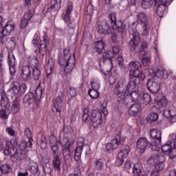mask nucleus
<instances>
[{
    "mask_svg": "<svg viewBox=\"0 0 176 176\" xmlns=\"http://www.w3.org/2000/svg\"><path fill=\"white\" fill-rule=\"evenodd\" d=\"M142 100L144 104H148L152 102V96H151V94L148 93H144L142 96Z\"/></svg>",
    "mask_w": 176,
    "mask_h": 176,
    "instance_id": "obj_49",
    "label": "nucleus"
},
{
    "mask_svg": "<svg viewBox=\"0 0 176 176\" xmlns=\"http://www.w3.org/2000/svg\"><path fill=\"white\" fill-rule=\"evenodd\" d=\"M31 71H32V66H23L22 69V78L23 80H30L31 79Z\"/></svg>",
    "mask_w": 176,
    "mask_h": 176,
    "instance_id": "obj_24",
    "label": "nucleus"
},
{
    "mask_svg": "<svg viewBox=\"0 0 176 176\" xmlns=\"http://www.w3.org/2000/svg\"><path fill=\"white\" fill-rule=\"evenodd\" d=\"M119 145H124V140H122L120 134L116 135V138L113 139L111 142L106 145V151L107 153H112L115 149L119 148Z\"/></svg>",
    "mask_w": 176,
    "mask_h": 176,
    "instance_id": "obj_10",
    "label": "nucleus"
},
{
    "mask_svg": "<svg viewBox=\"0 0 176 176\" xmlns=\"http://www.w3.org/2000/svg\"><path fill=\"white\" fill-rule=\"evenodd\" d=\"M72 10H74V6L72 3H69L67 7L66 14L64 16V21L68 23L71 20V13H72Z\"/></svg>",
    "mask_w": 176,
    "mask_h": 176,
    "instance_id": "obj_33",
    "label": "nucleus"
},
{
    "mask_svg": "<svg viewBox=\"0 0 176 176\" xmlns=\"http://www.w3.org/2000/svg\"><path fill=\"white\" fill-rule=\"evenodd\" d=\"M147 89L153 94H157L160 90V84L152 78H149L146 83Z\"/></svg>",
    "mask_w": 176,
    "mask_h": 176,
    "instance_id": "obj_17",
    "label": "nucleus"
},
{
    "mask_svg": "<svg viewBox=\"0 0 176 176\" xmlns=\"http://www.w3.org/2000/svg\"><path fill=\"white\" fill-rule=\"evenodd\" d=\"M124 85L125 90L124 91ZM134 89L135 88L127 89V82L126 84V80L118 81L113 89L114 94L117 96V101L120 102V104L127 105L129 102V97H131L132 101L133 102H137L140 99V92L138 91H133Z\"/></svg>",
    "mask_w": 176,
    "mask_h": 176,
    "instance_id": "obj_1",
    "label": "nucleus"
},
{
    "mask_svg": "<svg viewBox=\"0 0 176 176\" xmlns=\"http://www.w3.org/2000/svg\"><path fill=\"white\" fill-rule=\"evenodd\" d=\"M130 152V146L128 145L125 146V148L121 150L118 155L116 164L117 166H122L124 163V159L129 156Z\"/></svg>",
    "mask_w": 176,
    "mask_h": 176,
    "instance_id": "obj_15",
    "label": "nucleus"
},
{
    "mask_svg": "<svg viewBox=\"0 0 176 176\" xmlns=\"http://www.w3.org/2000/svg\"><path fill=\"white\" fill-rule=\"evenodd\" d=\"M95 170L101 171L104 168V164H105V160L104 159H98L94 162Z\"/></svg>",
    "mask_w": 176,
    "mask_h": 176,
    "instance_id": "obj_35",
    "label": "nucleus"
},
{
    "mask_svg": "<svg viewBox=\"0 0 176 176\" xmlns=\"http://www.w3.org/2000/svg\"><path fill=\"white\" fill-rule=\"evenodd\" d=\"M16 28V24L14 23L9 21L5 27L3 28L1 32H0V43L1 45L5 44V41H3V38L5 36H9L13 31H14Z\"/></svg>",
    "mask_w": 176,
    "mask_h": 176,
    "instance_id": "obj_9",
    "label": "nucleus"
},
{
    "mask_svg": "<svg viewBox=\"0 0 176 176\" xmlns=\"http://www.w3.org/2000/svg\"><path fill=\"white\" fill-rule=\"evenodd\" d=\"M1 107H2V108H9L10 107V102H9V98L8 97H10V96L8 95V91L7 94L5 91H2L1 93Z\"/></svg>",
    "mask_w": 176,
    "mask_h": 176,
    "instance_id": "obj_23",
    "label": "nucleus"
},
{
    "mask_svg": "<svg viewBox=\"0 0 176 176\" xmlns=\"http://www.w3.org/2000/svg\"><path fill=\"white\" fill-rule=\"evenodd\" d=\"M50 145L58 144V140H57V138L54 135H51L50 136Z\"/></svg>",
    "mask_w": 176,
    "mask_h": 176,
    "instance_id": "obj_59",
    "label": "nucleus"
},
{
    "mask_svg": "<svg viewBox=\"0 0 176 176\" xmlns=\"http://www.w3.org/2000/svg\"><path fill=\"white\" fill-rule=\"evenodd\" d=\"M160 143H157L155 142V144L153 143H149L148 144V148H151L152 149V151H155V152L159 151V144Z\"/></svg>",
    "mask_w": 176,
    "mask_h": 176,
    "instance_id": "obj_56",
    "label": "nucleus"
},
{
    "mask_svg": "<svg viewBox=\"0 0 176 176\" xmlns=\"http://www.w3.org/2000/svg\"><path fill=\"white\" fill-rule=\"evenodd\" d=\"M64 92L59 91L58 94V96L54 100V107L56 109V111L59 113V116L61 115V109L63 108V101H64V97H65Z\"/></svg>",
    "mask_w": 176,
    "mask_h": 176,
    "instance_id": "obj_13",
    "label": "nucleus"
},
{
    "mask_svg": "<svg viewBox=\"0 0 176 176\" xmlns=\"http://www.w3.org/2000/svg\"><path fill=\"white\" fill-rule=\"evenodd\" d=\"M115 58V54L112 51L109 50L106 52H104L102 54L103 62L110 61V64H112V59Z\"/></svg>",
    "mask_w": 176,
    "mask_h": 176,
    "instance_id": "obj_31",
    "label": "nucleus"
},
{
    "mask_svg": "<svg viewBox=\"0 0 176 176\" xmlns=\"http://www.w3.org/2000/svg\"><path fill=\"white\" fill-rule=\"evenodd\" d=\"M105 52V43L104 41L100 40L95 42L92 53L93 54H96V56H98V54H102L103 52Z\"/></svg>",
    "mask_w": 176,
    "mask_h": 176,
    "instance_id": "obj_18",
    "label": "nucleus"
},
{
    "mask_svg": "<svg viewBox=\"0 0 176 176\" xmlns=\"http://www.w3.org/2000/svg\"><path fill=\"white\" fill-rule=\"evenodd\" d=\"M30 171L33 175H41V170H39V165L38 163L34 162L30 167Z\"/></svg>",
    "mask_w": 176,
    "mask_h": 176,
    "instance_id": "obj_38",
    "label": "nucleus"
},
{
    "mask_svg": "<svg viewBox=\"0 0 176 176\" xmlns=\"http://www.w3.org/2000/svg\"><path fill=\"white\" fill-rule=\"evenodd\" d=\"M43 173L45 174V176H52V172L53 170L52 169V166L50 164H45L43 167Z\"/></svg>",
    "mask_w": 176,
    "mask_h": 176,
    "instance_id": "obj_46",
    "label": "nucleus"
},
{
    "mask_svg": "<svg viewBox=\"0 0 176 176\" xmlns=\"http://www.w3.org/2000/svg\"><path fill=\"white\" fill-rule=\"evenodd\" d=\"M12 113H17L20 112V100L19 98H15L14 102H12V107L11 108Z\"/></svg>",
    "mask_w": 176,
    "mask_h": 176,
    "instance_id": "obj_37",
    "label": "nucleus"
},
{
    "mask_svg": "<svg viewBox=\"0 0 176 176\" xmlns=\"http://www.w3.org/2000/svg\"><path fill=\"white\" fill-rule=\"evenodd\" d=\"M148 146L149 142L146 138L140 137L136 142V147L142 153H144V152H145L146 150V148H148Z\"/></svg>",
    "mask_w": 176,
    "mask_h": 176,
    "instance_id": "obj_19",
    "label": "nucleus"
},
{
    "mask_svg": "<svg viewBox=\"0 0 176 176\" xmlns=\"http://www.w3.org/2000/svg\"><path fill=\"white\" fill-rule=\"evenodd\" d=\"M91 122L94 129H97L98 126L102 123V113L100 110H94L91 116Z\"/></svg>",
    "mask_w": 176,
    "mask_h": 176,
    "instance_id": "obj_12",
    "label": "nucleus"
},
{
    "mask_svg": "<svg viewBox=\"0 0 176 176\" xmlns=\"http://www.w3.org/2000/svg\"><path fill=\"white\" fill-rule=\"evenodd\" d=\"M140 43H141V35L137 32V29H135L132 34V38L127 43L128 49L130 52L137 53Z\"/></svg>",
    "mask_w": 176,
    "mask_h": 176,
    "instance_id": "obj_8",
    "label": "nucleus"
},
{
    "mask_svg": "<svg viewBox=\"0 0 176 176\" xmlns=\"http://www.w3.org/2000/svg\"><path fill=\"white\" fill-rule=\"evenodd\" d=\"M43 93V89H42V87H38L35 91V95L32 92L28 93L23 98V102L26 105H30L32 102L35 101L36 107H39L41 105Z\"/></svg>",
    "mask_w": 176,
    "mask_h": 176,
    "instance_id": "obj_4",
    "label": "nucleus"
},
{
    "mask_svg": "<svg viewBox=\"0 0 176 176\" xmlns=\"http://www.w3.org/2000/svg\"><path fill=\"white\" fill-rule=\"evenodd\" d=\"M143 168L142 164L138 162L133 165L132 174L133 176H140L142 175Z\"/></svg>",
    "mask_w": 176,
    "mask_h": 176,
    "instance_id": "obj_28",
    "label": "nucleus"
},
{
    "mask_svg": "<svg viewBox=\"0 0 176 176\" xmlns=\"http://www.w3.org/2000/svg\"><path fill=\"white\" fill-rule=\"evenodd\" d=\"M29 24H30V21H28V19H25L23 16L20 21V28H21V30H24L27 28V26Z\"/></svg>",
    "mask_w": 176,
    "mask_h": 176,
    "instance_id": "obj_50",
    "label": "nucleus"
},
{
    "mask_svg": "<svg viewBox=\"0 0 176 176\" xmlns=\"http://www.w3.org/2000/svg\"><path fill=\"white\" fill-rule=\"evenodd\" d=\"M25 91H27V84L16 82L8 90V96H10L11 98H17L19 95L23 96Z\"/></svg>",
    "mask_w": 176,
    "mask_h": 176,
    "instance_id": "obj_5",
    "label": "nucleus"
},
{
    "mask_svg": "<svg viewBox=\"0 0 176 176\" xmlns=\"http://www.w3.org/2000/svg\"><path fill=\"white\" fill-rule=\"evenodd\" d=\"M85 146V142L83 141L78 142V146L75 150L74 160L79 162L82 156V152L83 151V147Z\"/></svg>",
    "mask_w": 176,
    "mask_h": 176,
    "instance_id": "obj_22",
    "label": "nucleus"
},
{
    "mask_svg": "<svg viewBox=\"0 0 176 176\" xmlns=\"http://www.w3.org/2000/svg\"><path fill=\"white\" fill-rule=\"evenodd\" d=\"M167 98L165 97H163L160 100L157 101V104L160 105L161 107H166L168 104Z\"/></svg>",
    "mask_w": 176,
    "mask_h": 176,
    "instance_id": "obj_58",
    "label": "nucleus"
},
{
    "mask_svg": "<svg viewBox=\"0 0 176 176\" xmlns=\"http://www.w3.org/2000/svg\"><path fill=\"white\" fill-rule=\"evenodd\" d=\"M76 62V59L75 58V55L73 56L72 60L65 58L64 56H61L59 55L58 58V64L61 67H63L65 74H69L75 68V63Z\"/></svg>",
    "mask_w": 176,
    "mask_h": 176,
    "instance_id": "obj_6",
    "label": "nucleus"
},
{
    "mask_svg": "<svg viewBox=\"0 0 176 176\" xmlns=\"http://www.w3.org/2000/svg\"><path fill=\"white\" fill-rule=\"evenodd\" d=\"M142 64L143 67H149V65H151V58L146 56L145 58H142Z\"/></svg>",
    "mask_w": 176,
    "mask_h": 176,
    "instance_id": "obj_53",
    "label": "nucleus"
},
{
    "mask_svg": "<svg viewBox=\"0 0 176 176\" xmlns=\"http://www.w3.org/2000/svg\"><path fill=\"white\" fill-rule=\"evenodd\" d=\"M23 17L26 19V20H28L29 21H31V19L34 17V12L32 10H29L25 14L23 15Z\"/></svg>",
    "mask_w": 176,
    "mask_h": 176,
    "instance_id": "obj_54",
    "label": "nucleus"
},
{
    "mask_svg": "<svg viewBox=\"0 0 176 176\" xmlns=\"http://www.w3.org/2000/svg\"><path fill=\"white\" fill-rule=\"evenodd\" d=\"M159 119V114L157 113H150L146 118V122L152 123V122H156Z\"/></svg>",
    "mask_w": 176,
    "mask_h": 176,
    "instance_id": "obj_40",
    "label": "nucleus"
},
{
    "mask_svg": "<svg viewBox=\"0 0 176 176\" xmlns=\"http://www.w3.org/2000/svg\"><path fill=\"white\" fill-rule=\"evenodd\" d=\"M6 133L9 134V135H11V137H16V131L13 130L12 127L7 128L6 129Z\"/></svg>",
    "mask_w": 176,
    "mask_h": 176,
    "instance_id": "obj_63",
    "label": "nucleus"
},
{
    "mask_svg": "<svg viewBox=\"0 0 176 176\" xmlns=\"http://www.w3.org/2000/svg\"><path fill=\"white\" fill-rule=\"evenodd\" d=\"M116 28L118 30V32L124 34V32H126V23H124V21L120 20L116 23L115 30Z\"/></svg>",
    "mask_w": 176,
    "mask_h": 176,
    "instance_id": "obj_32",
    "label": "nucleus"
},
{
    "mask_svg": "<svg viewBox=\"0 0 176 176\" xmlns=\"http://www.w3.org/2000/svg\"><path fill=\"white\" fill-rule=\"evenodd\" d=\"M91 86L93 90H98V89H100V82H97V81H91Z\"/></svg>",
    "mask_w": 176,
    "mask_h": 176,
    "instance_id": "obj_62",
    "label": "nucleus"
},
{
    "mask_svg": "<svg viewBox=\"0 0 176 176\" xmlns=\"http://www.w3.org/2000/svg\"><path fill=\"white\" fill-rule=\"evenodd\" d=\"M147 164H150L151 166L156 164V160H155V154L150 157V158L147 160Z\"/></svg>",
    "mask_w": 176,
    "mask_h": 176,
    "instance_id": "obj_64",
    "label": "nucleus"
},
{
    "mask_svg": "<svg viewBox=\"0 0 176 176\" xmlns=\"http://www.w3.org/2000/svg\"><path fill=\"white\" fill-rule=\"evenodd\" d=\"M67 96H70V97H75V96H76V89L69 87L67 91Z\"/></svg>",
    "mask_w": 176,
    "mask_h": 176,
    "instance_id": "obj_61",
    "label": "nucleus"
},
{
    "mask_svg": "<svg viewBox=\"0 0 176 176\" xmlns=\"http://www.w3.org/2000/svg\"><path fill=\"white\" fill-rule=\"evenodd\" d=\"M137 21L139 24L142 25L143 32L142 35H147L149 32V21H148V17L143 12H140L137 15Z\"/></svg>",
    "mask_w": 176,
    "mask_h": 176,
    "instance_id": "obj_11",
    "label": "nucleus"
},
{
    "mask_svg": "<svg viewBox=\"0 0 176 176\" xmlns=\"http://www.w3.org/2000/svg\"><path fill=\"white\" fill-rule=\"evenodd\" d=\"M139 112H140V105L137 103L131 105L128 110L129 115L130 116H133V117L137 116Z\"/></svg>",
    "mask_w": 176,
    "mask_h": 176,
    "instance_id": "obj_29",
    "label": "nucleus"
},
{
    "mask_svg": "<svg viewBox=\"0 0 176 176\" xmlns=\"http://www.w3.org/2000/svg\"><path fill=\"white\" fill-rule=\"evenodd\" d=\"M47 52V44L40 42L39 46H38V53L41 54L42 59L43 58V57H45V54H46Z\"/></svg>",
    "mask_w": 176,
    "mask_h": 176,
    "instance_id": "obj_39",
    "label": "nucleus"
},
{
    "mask_svg": "<svg viewBox=\"0 0 176 176\" xmlns=\"http://www.w3.org/2000/svg\"><path fill=\"white\" fill-rule=\"evenodd\" d=\"M47 69L46 70L47 78H50V75L53 73V69L54 68L55 63L53 59H50L47 63Z\"/></svg>",
    "mask_w": 176,
    "mask_h": 176,
    "instance_id": "obj_36",
    "label": "nucleus"
},
{
    "mask_svg": "<svg viewBox=\"0 0 176 176\" xmlns=\"http://www.w3.org/2000/svg\"><path fill=\"white\" fill-rule=\"evenodd\" d=\"M57 6H58V3L57 2V0H52L51 1L50 4L44 7V9L45 10H47V12H52L55 8H57Z\"/></svg>",
    "mask_w": 176,
    "mask_h": 176,
    "instance_id": "obj_41",
    "label": "nucleus"
},
{
    "mask_svg": "<svg viewBox=\"0 0 176 176\" xmlns=\"http://www.w3.org/2000/svg\"><path fill=\"white\" fill-rule=\"evenodd\" d=\"M151 76L153 78H159L160 79H163L164 76H167V70L164 69V68L161 67L160 69H157L156 71L152 70Z\"/></svg>",
    "mask_w": 176,
    "mask_h": 176,
    "instance_id": "obj_25",
    "label": "nucleus"
},
{
    "mask_svg": "<svg viewBox=\"0 0 176 176\" xmlns=\"http://www.w3.org/2000/svg\"><path fill=\"white\" fill-rule=\"evenodd\" d=\"M148 42L143 41L140 46L138 47L136 53H141L142 56H146V53H148Z\"/></svg>",
    "mask_w": 176,
    "mask_h": 176,
    "instance_id": "obj_30",
    "label": "nucleus"
},
{
    "mask_svg": "<svg viewBox=\"0 0 176 176\" xmlns=\"http://www.w3.org/2000/svg\"><path fill=\"white\" fill-rule=\"evenodd\" d=\"M61 155H52V165L55 171L60 173L61 171Z\"/></svg>",
    "mask_w": 176,
    "mask_h": 176,
    "instance_id": "obj_20",
    "label": "nucleus"
},
{
    "mask_svg": "<svg viewBox=\"0 0 176 176\" xmlns=\"http://www.w3.org/2000/svg\"><path fill=\"white\" fill-rule=\"evenodd\" d=\"M63 156L64 159H65V157H67V156H71V148L64 147V148L63 149Z\"/></svg>",
    "mask_w": 176,
    "mask_h": 176,
    "instance_id": "obj_57",
    "label": "nucleus"
},
{
    "mask_svg": "<svg viewBox=\"0 0 176 176\" xmlns=\"http://www.w3.org/2000/svg\"><path fill=\"white\" fill-rule=\"evenodd\" d=\"M69 47H67L63 50V54H60L62 57H65V58H67L68 60H72L74 57L71 56V53L69 52Z\"/></svg>",
    "mask_w": 176,
    "mask_h": 176,
    "instance_id": "obj_51",
    "label": "nucleus"
},
{
    "mask_svg": "<svg viewBox=\"0 0 176 176\" xmlns=\"http://www.w3.org/2000/svg\"><path fill=\"white\" fill-rule=\"evenodd\" d=\"M150 135L155 142L162 144V131L156 129H153L150 131Z\"/></svg>",
    "mask_w": 176,
    "mask_h": 176,
    "instance_id": "obj_21",
    "label": "nucleus"
},
{
    "mask_svg": "<svg viewBox=\"0 0 176 176\" xmlns=\"http://www.w3.org/2000/svg\"><path fill=\"white\" fill-rule=\"evenodd\" d=\"M141 63L138 61H131L129 63L128 69L130 71V80L127 82V90L135 89L140 85V69H141Z\"/></svg>",
    "mask_w": 176,
    "mask_h": 176,
    "instance_id": "obj_2",
    "label": "nucleus"
},
{
    "mask_svg": "<svg viewBox=\"0 0 176 176\" xmlns=\"http://www.w3.org/2000/svg\"><path fill=\"white\" fill-rule=\"evenodd\" d=\"M8 64L10 75H14L16 74V57L14 56V54H13V51L8 52Z\"/></svg>",
    "mask_w": 176,
    "mask_h": 176,
    "instance_id": "obj_16",
    "label": "nucleus"
},
{
    "mask_svg": "<svg viewBox=\"0 0 176 176\" xmlns=\"http://www.w3.org/2000/svg\"><path fill=\"white\" fill-rule=\"evenodd\" d=\"M4 155L6 156H9V155H10L11 162L13 163L21 162V160H24L25 159L24 152H23L22 150H18L17 148L13 146L10 142L6 143Z\"/></svg>",
    "mask_w": 176,
    "mask_h": 176,
    "instance_id": "obj_3",
    "label": "nucleus"
},
{
    "mask_svg": "<svg viewBox=\"0 0 176 176\" xmlns=\"http://www.w3.org/2000/svg\"><path fill=\"white\" fill-rule=\"evenodd\" d=\"M161 149L164 155H168L170 159L176 157V140L168 141L164 144Z\"/></svg>",
    "mask_w": 176,
    "mask_h": 176,
    "instance_id": "obj_7",
    "label": "nucleus"
},
{
    "mask_svg": "<svg viewBox=\"0 0 176 176\" xmlns=\"http://www.w3.org/2000/svg\"><path fill=\"white\" fill-rule=\"evenodd\" d=\"M111 41L113 42V43H118V39L119 38V36L118 35V33L115 32H111Z\"/></svg>",
    "mask_w": 176,
    "mask_h": 176,
    "instance_id": "obj_60",
    "label": "nucleus"
},
{
    "mask_svg": "<svg viewBox=\"0 0 176 176\" xmlns=\"http://www.w3.org/2000/svg\"><path fill=\"white\" fill-rule=\"evenodd\" d=\"M68 30L67 32L69 35H74L75 34V22L70 21L69 23L67 24Z\"/></svg>",
    "mask_w": 176,
    "mask_h": 176,
    "instance_id": "obj_47",
    "label": "nucleus"
},
{
    "mask_svg": "<svg viewBox=\"0 0 176 176\" xmlns=\"http://www.w3.org/2000/svg\"><path fill=\"white\" fill-rule=\"evenodd\" d=\"M97 30L100 35H111L113 29L112 27H111V25H109V22L106 21L103 25L98 23Z\"/></svg>",
    "mask_w": 176,
    "mask_h": 176,
    "instance_id": "obj_14",
    "label": "nucleus"
},
{
    "mask_svg": "<svg viewBox=\"0 0 176 176\" xmlns=\"http://www.w3.org/2000/svg\"><path fill=\"white\" fill-rule=\"evenodd\" d=\"M88 94L93 100H96L100 97V92L97 89H89Z\"/></svg>",
    "mask_w": 176,
    "mask_h": 176,
    "instance_id": "obj_44",
    "label": "nucleus"
},
{
    "mask_svg": "<svg viewBox=\"0 0 176 176\" xmlns=\"http://www.w3.org/2000/svg\"><path fill=\"white\" fill-rule=\"evenodd\" d=\"M51 148H52V156L53 155H60L58 153V143H56L55 144H51Z\"/></svg>",
    "mask_w": 176,
    "mask_h": 176,
    "instance_id": "obj_52",
    "label": "nucleus"
},
{
    "mask_svg": "<svg viewBox=\"0 0 176 176\" xmlns=\"http://www.w3.org/2000/svg\"><path fill=\"white\" fill-rule=\"evenodd\" d=\"M162 0H142V8L143 9H149L151 6L154 5H159Z\"/></svg>",
    "mask_w": 176,
    "mask_h": 176,
    "instance_id": "obj_27",
    "label": "nucleus"
},
{
    "mask_svg": "<svg viewBox=\"0 0 176 176\" xmlns=\"http://www.w3.org/2000/svg\"><path fill=\"white\" fill-rule=\"evenodd\" d=\"M32 78L34 80H39L41 76H42V74L41 73V70L38 69V67H32Z\"/></svg>",
    "mask_w": 176,
    "mask_h": 176,
    "instance_id": "obj_42",
    "label": "nucleus"
},
{
    "mask_svg": "<svg viewBox=\"0 0 176 176\" xmlns=\"http://www.w3.org/2000/svg\"><path fill=\"white\" fill-rule=\"evenodd\" d=\"M166 3L167 2L163 1V0H162V1L160 2L158 4L154 5V6H157L156 12L159 17H163V14H164V12H166Z\"/></svg>",
    "mask_w": 176,
    "mask_h": 176,
    "instance_id": "obj_26",
    "label": "nucleus"
},
{
    "mask_svg": "<svg viewBox=\"0 0 176 176\" xmlns=\"http://www.w3.org/2000/svg\"><path fill=\"white\" fill-rule=\"evenodd\" d=\"M108 20H109V23H110L111 25V28L113 30H115V25H116V23H118L116 19V12H111L108 15Z\"/></svg>",
    "mask_w": 176,
    "mask_h": 176,
    "instance_id": "obj_34",
    "label": "nucleus"
},
{
    "mask_svg": "<svg viewBox=\"0 0 176 176\" xmlns=\"http://www.w3.org/2000/svg\"><path fill=\"white\" fill-rule=\"evenodd\" d=\"M155 163H164L166 162V157L163 155H159L157 153L154 154Z\"/></svg>",
    "mask_w": 176,
    "mask_h": 176,
    "instance_id": "obj_48",
    "label": "nucleus"
},
{
    "mask_svg": "<svg viewBox=\"0 0 176 176\" xmlns=\"http://www.w3.org/2000/svg\"><path fill=\"white\" fill-rule=\"evenodd\" d=\"M164 116L165 118H170L171 116H176V109L175 107H173L169 110H165L164 111Z\"/></svg>",
    "mask_w": 176,
    "mask_h": 176,
    "instance_id": "obj_43",
    "label": "nucleus"
},
{
    "mask_svg": "<svg viewBox=\"0 0 176 176\" xmlns=\"http://www.w3.org/2000/svg\"><path fill=\"white\" fill-rule=\"evenodd\" d=\"M27 148V142L25 140H22L19 145V148H17L19 151H22L24 152Z\"/></svg>",
    "mask_w": 176,
    "mask_h": 176,
    "instance_id": "obj_55",
    "label": "nucleus"
},
{
    "mask_svg": "<svg viewBox=\"0 0 176 176\" xmlns=\"http://www.w3.org/2000/svg\"><path fill=\"white\" fill-rule=\"evenodd\" d=\"M0 168L3 174H9V173L12 171V167L10 166V165L8 164H2V165L0 164Z\"/></svg>",
    "mask_w": 176,
    "mask_h": 176,
    "instance_id": "obj_45",
    "label": "nucleus"
}]
</instances>
